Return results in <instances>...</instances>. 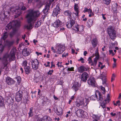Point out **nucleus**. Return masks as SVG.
<instances>
[{"mask_svg": "<svg viewBox=\"0 0 121 121\" xmlns=\"http://www.w3.org/2000/svg\"><path fill=\"white\" fill-rule=\"evenodd\" d=\"M40 15V13L38 11H34L33 10L30 9L28 11V13L26 15L28 23L24 26L25 28L30 30L32 28L31 22H34L37 19L38 17Z\"/></svg>", "mask_w": 121, "mask_h": 121, "instance_id": "1", "label": "nucleus"}, {"mask_svg": "<svg viewBox=\"0 0 121 121\" xmlns=\"http://www.w3.org/2000/svg\"><path fill=\"white\" fill-rule=\"evenodd\" d=\"M20 24L19 22L15 20L9 23L5 27V29L7 30H9L11 28L13 29L9 34L10 37H13L16 34L17 31V27L20 26Z\"/></svg>", "mask_w": 121, "mask_h": 121, "instance_id": "2", "label": "nucleus"}, {"mask_svg": "<svg viewBox=\"0 0 121 121\" xmlns=\"http://www.w3.org/2000/svg\"><path fill=\"white\" fill-rule=\"evenodd\" d=\"M26 9V8L24 6V5L22 3H20L18 5V7L15 6L13 7H11L10 11L13 13H14L16 15L15 17L17 18L22 13V10H25Z\"/></svg>", "mask_w": 121, "mask_h": 121, "instance_id": "3", "label": "nucleus"}, {"mask_svg": "<svg viewBox=\"0 0 121 121\" xmlns=\"http://www.w3.org/2000/svg\"><path fill=\"white\" fill-rule=\"evenodd\" d=\"M15 59V52L13 50H12L9 54L6 53L3 56L2 60L4 63H7L8 60H13Z\"/></svg>", "mask_w": 121, "mask_h": 121, "instance_id": "4", "label": "nucleus"}, {"mask_svg": "<svg viewBox=\"0 0 121 121\" xmlns=\"http://www.w3.org/2000/svg\"><path fill=\"white\" fill-rule=\"evenodd\" d=\"M108 32L110 38L112 40H114L116 38L115 31L113 28L112 26H109L108 29Z\"/></svg>", "mask_w": 121, "mask_h": 121, "instance_id": "5", "label": "nucleus"}, {"mask_svg": "<svg viewBox=\"0 0 121 121\" xmlns=\"http://www.w3.org/2000/svg\"><path fill=\"white\" fill-rule=\"evenodd\" d=\"M95 56H96V57L94 59V62H92L91 64V66H93L94 67L96 66L97 62V60L99 58V56L98 52V48H97L96 49L95 53V54L93 55L92 57H93Z\"/></svg>", "mask_w": 121, "mask_h": 121, "instance_id": "6", "label": "nucleus"}, {"mask_svg": "<svg viewBox=\"0 0 121 121\" xmlns=\"http://www.w3.org/2000/svg\"><path fill=\"white\" fill-rule=\"evenodd\" d=\"M53 26L56 28H60V30H63L65 28L63 27V24L59 19H57L53 23Z\"/></svg>", "mask_w": 121, "mask_h": 121, "instance_id": "7", "label": "nucleus"}, {"mask_svg": "<svg viewBox=\"0 0 121 121\" xmlns=\"http://www.w3.org/2000/svg\"><path fill=\"white\" fill-rule=\"evenodd\" d=\"M75 104L76 106L79 107L80 108H83V105H84V99L83 98L80 97L77 99L75 102Z\"/></svg>", "mask_w": 121, "mask_h": 121, "instance_id": "8", "label": "nucleus"}, {"mask_svg": "<svg viewBox=\"0 0 121 121\" xmlns=\"http://www.w3.org/2000/svg\"><path fill=\"white\" fill-rule=\"evenodd\" d=\"M73 29L77 32H82L83 30V26L82 25H78L77 24L73 26Z\"/></svg>", "mask_w": 121, "mask_h": 121, "instance_id": "9", "label": "nucleus"}, {"mask_svg": "<svg viewBox=\"0 0 121 121\" xmlns=\"http://www.w3.org/2000/svg\"><path fill=\"white\" fill-rule=\"evenodd\" d=\"M69 21L66 23V25L67 27L68 28H71L75 24V21L74 20L70 19Z\"/></svg>", "mask_w": 121, "mask_h": 121, "instance_id": "10", "label": "nucleus"}, {"mask_svg": "<svg viewBox=\"0 0 121 121\" xmlns=\"http://www.w3.org/2000/svg\"><path fill=\"white\" fill-rule=\"evenodd\" d=\"M89 76L88 74L86 72H84L81 75L80 77L81 80L82 81L84 82H86Z\"/></svg>", "mask_w": 121, "mask_h": 121, "instance_id": "11", "label": "nucleus"}, {"mask_svg": "<svg viewBox=\"0 0 121 121\" xmlns=\"http://www.w3.org/2000/svg\"><path fill=\"white\" fill-rule=\"evenodd\" d=\"M22 97V92L21 91H18L16 94L15 99L16 101L19 102L21 100Z\"/></svg>", "mask_w": 121, "mask_h": 121, "instance_id": "12", "label": "nucleus"}, {"mask_svg": "<svg viewBox=\"0 0 121 121\" xmlns=\"http://www.w3.org/2000/svg\"><path fill=\"white\" fill-rule=\"evenodd\" d=\"M31 64L32 67L34 69L36 70L38 68L39 62L37 59L32 60Z\"/></svg>", "mask_w": 121, "mask_h": 121, "instance_id": "13", "label": "nucleus"}, {"mask_svg": "<svg viewBox=\"0 0 121 121\" xmlns=\"http://www.w3.org/2000/svg\"><path fill=\"white\" fill-rule=\"evenodd\" d=\"M65 50V47L63 45L60 44H59L58 45V51L57 52V54H61Z\"/></svg>", "mask_w": 121, "mask_h": 121, "instance_id": "14", "label": "nucleus"}, {"mask_svg": "<svg viewBox=\"0 0 121 121\" xmlns=\"http://www.w3.org/2000/svg\"><path fill=\"white\" fill-rule=\"evenodd\" d=\"M60 9L58 6H57L56 8L54 9L52 15L53 16H57L60 12Z\"/></svg>", "mask_w": 121, "mask_h": 121, "instance_id": "15", "label": "nucleus"}, {"mask_svg": "<svg viewBox=\"0 0 121 121\" xmlns=\"http://www.w3.org/2000/svg\"><path fill=\"white\" fill-rule=\"evenodd\" d=\"M87 83L90 85L95 86V81L94 78L92 77H91L88 80Z\"/></svg>", "mask_w": 121, "mask_h": 121, "instance_id": "16", "label": "nucleus"}, {"mask_svg": "<svg viewBox=\"0 0 121 121\" xmlns=\"http://www.w3.org/2000/svg\"><path fill=\"white\" fill-rule=\"evenodd\" d=\"M54 111L56 113V114L58 115H61L62 114V110L60 108H57L56 107L53 108Z\"/></svg>", "mask_w": 121, "mask_h": 121, "instance_id": "17", "label": "nucleus"}, {"mask_svg": "<svg viewBox=\"0 0 121 121\" xmlns=\"http://www.w3.org/2000/svg\"><path fill=\"white\" fill-rule=\"evenodd\" d=\"M80 86L78 82H75L72 86V88L76 91L78 90Z\"/></svg>", "mask_w": 121, "mask_h": 121, "instance_id": "18", "label": "nucleus"}, {"mask_svg": "<svg viewBox=\"0 0 121 121\" xmlns=\"http://www.w3.org/2000/svg\"><path fill=\"white\" fill-rule=\"evenodd\" d=\"M6 81L7 84L9 85L13 84L15 82V81L14 80L9 77H8L7 78Z\"/></svg>", "mask_w": 121, "mask_h": 121, "instance_id": "19", "label": "nucleus"}, {"mask_svg": "<svg viewBox=\"0 0 121 121\" xmlns=\"http://www.w3.org/2000/svg\"><path fill=\"white\" fill-rule=\"evenodd\" d=\"M14 98L10 97H8L7 99V102L9 104L12 105L13 104L14 102Z\"/></svg>", "mask_w": 121, "mask_h": 121, "instance_id": "20", "label": "nucleus"}, {"mask_svg": "<svg viewBox=\"0 0 121 121\" xmlns=\"http://www.w3.org/2000/svg\"><path fill=\"white\" fill-rule=\"evenodd\" d=\"M78 70L79 72L81 73L85 71H87V69L84 66H81L78 68Z\"/></svg>", "mask_w": 121, "mask_h": 121, "instance_id": "21", "label": "nucleus"}, {"mask_svg": "<svg viewBox=\"0 0 121 121\" xmlns=\"http://www.w3.org/2000/svg\"><path fill=\"white\" fill-rule=\"evenodd\" d=\"M64 13L66 16H68V19H71L72 13L70 11L68 10L64 12Z\"/></svg>", "mask_w": 121, "mask_h": 121, "instance_id": "22", "label": "nucleus"}, {"mask_svg": "<svg viewBox=\"0 0 121 121\" xmlns=\"http://www.w3.org/2000/svg\"><path fill=\"white\" fill-rule=\"evenodd\" d=\"M14 43V41H6L5 42V45L7 46L8 47H10L13 45Z\"/></svg>", "mask_w": 121, "mask_h": 121, "instance_id": "23", "label": "nucleus"}, {"mask_svg": "<svg viewBox=\"0 0 121 121\" xmlns=\"http://www.w3.org/2000/svg\"><path fill=\"white\" fill-rule=\"evenodd\" d=\"M83 111L82 110L78 109L75 112L77 116L78 117H80L81 115L83 114Z\"/></svg>", "mask_w": 121, "mask_h": 121, "instance_id": "24", "label": "nucleus"}, {"mask_svg": "<svg viewBox=\"0 0 121 121\" xmlns=\"http://www.w3.org/2000/svg\"><path fill=\"white\" fill-rule=\"evenodd\" d=\"M24 69L26 73L28 74L30 73L31 69L29 66H25Z\"/></svg>", "mask_w": 121, "mask_h": 121, "instance_id": "25", "label": "nucleus"}, {"mask_svg": "<svg viewBox=\"0 0 121 121\" xmlns=\"http://www.w3.org/2000/svg\"><path fill=\"white\" fill-rule=\"evenodd\" d=\"M42 118L43 121H52L51 118L47 116H44Z\"/></svg>", "mask_w": 121, "mask_h": 121, "instance_id": "26", "label": "nucleus"}, {"mask_svg": "<svg viewBox=\"0 0 121 121\" xmlns=\"http://www.w3.org/2000/svg\"><path fill=\"white\" fill-rule=\"evenodd\" d=\"M49 8V5H46L45 6V8L43 10V13L44 14L48 12Z\"/></svg>", "mask_w": 121, "mask_h": 121, "instance_id": "27", "label": "nucleus"}, {"mask_svg": "<svg viewBox=\"0 0 121 121\" xmlns=\"http://www.w3.org/2000/svg\"><path fill=\"white\" fill-rule=\"evenodd\" d=\"M9 35V33L7 32H5L4 33L3 36L2 37L1 39L4 40H5L8 37Z\"/></svg>", "mask_w": 121, "mask_h": 121, "instance_id": "28", "label": "nucleus"}, {"mask_svg": "<svg viewBox=\"0 0 121 121\" xmlns=\"http://www.w3.org/2000/svg\"><path fill=\"white\" fill-rule=\"evenodd\" d=\"M92 43L93 47H94L95 48L97 45V39L95 38L93 39L92 42Z\"/></svg>", "mask_w": 121, "mask_h": 121, "instance_id": "29", "label": "nucleus"}, {"mask_svg": "<svg viewBox=\"0 0 121 121\" xmlns=\"http://www.w3.org/2000/svg\"><path fill=\"white\" fill-rule=\"evenodd\" d=\"M97 97L98 96L95 93V95H92L91 97L90 98L91 99L93 100H95L98 99Z\"/></svg>", "mask_w": 121, "mask_h": 121, "instance_id": "30", "label": "nucleus"}, {"mask_svg": "<svg viewBox=\"0 0 121 121\" xmlns=\"http://www.w3.org/2000/svg\"><path fill=\"white\" fill-rule=\"evenodd\" d=\"M4 101L3 98L1 96H0V107L3 106Z\"/></svg>", "mask_w": 121, "mask_h": 121, "instance_id": "31", "label": "nucleus"}, {"mask_svg": "<svg viewBox=\"0 0 121 121\" xmlns=\"http://www.w3.org/2000/svg\"><path fill=\"white\" fill-rule=\"evenodd\" d=\"M108 103L107 101L105 102L104 100L101 104V106L103 108H105L106 107V104H107Z\"/></svg>", "mask_w": 121, "mask_h": 121, "instance_id": "32", "label": "nucleus"}, {"mask_svg": "<svg viewBox=\"0 0 121 121\" xmlns=\"http://www.w3.org/2000/svg\"><path fill=\"white\" fill-rule=\"evenodd\" d=\"M78 15V14L76 13H73L72 14V16H71L72 18L71 19L74 20L76 18L77 16Z\"/></svg>", "mask_w": 121, "mask_h": 121, "instance_id": "33", "label": "nucleus"}, {"mask_svg": "<svg viewBox=\"0 0 121 121\" xmlns=\"http://www.w3.org/2000/svg\"><path fill=\"white\" fill-rule=\"evenodd\" d=\"M84 12H88V13H91L92 12V10L89 9H88L86 8H85L84 10Z\"/></svg>", "mask_w": 121, "mask_h": 121, "instance_id": "34", "label": "nucleus"}, {"mask_svg": "<svg viewBox=\"0 0 121 121\" xmlns=\"http://www.w3.org/2000/svg\"><path fill=\"white\" fill-rule=\"evenodd\" d=\"M98 95L99 98H98V100H102L103 99V97L101 94L99 92H98Z\"/></svg>", "mask_w": 121, "mask_h": 121, "instance_id": "35", "label": "nucleus"}, {"mask_svg": "<svg viewBox=\"0 0 121 121\" xmlns=\"http://www.w3.org/2000/svg\"><path fill=\"white\" fill-rule=\"evenodd\" d=\"M75 5H74V9L75 11L76 12H77V14H78V4H75Z\"/></svg>", "mask_w": 121, "mask_h": 121, "instance_id": "36", "label": "nucleus"}, {"mask_svg": "<svg viewBox=\"0 0 121 121\" xmlns=\"http://www.w3.org/2000/svg\"><path fill=\"white\" fill-rule=\"evenodd\" d=\"M93 20L91 19H90L88 21L87 23L89 26H91L93 25Z\"/></svg>", "mask_w": 121, "mask_h": 121, "instance_id": "37", "label": "nucleus"}, {"mask_svg": "<svg viewBox=\"0 0 121 121\" xmlns=\"http://www.w3.org/2000/svg\"><path fill=\"white\" fill-rule=\"evenodd\" d=\"M40 21L41 20H40L39 21H38L36 23L35 25V27L37 28L41 25V23L40 22Z\"/></svg>", "mask_w": 121, "mask_h": 121, "instance_id": "38", "label": "nucleus"}, {"mask_svg": "<svg viewBox=\"0 0 121 121\" xmlns=\"http://www.w3.org/2000/svg\"><path fill=\"white\" fill-rule=\"evenodd\" d=\"M111 0H104V3L107 5L109 4L111 2Z\"/></svg>", "mask_w": 121, "mask_h": 121, "instance_id": "39", "label": "nucleus"}, {"mask_svg": "<svg viewBox=\"0 0 121 121\" xmlns=\"http://www.w3.org/2000/svg\"><path fill=\"white\" fill-rule=\"evenodd\" d=\"M4 48V46L0 43V52H1L3 51Z\"/></svg>", "mask_w": 121, "mask_h": 121, "instance_id": "40", "label": "nucleus"}, {"mask_svg": "<svg viewBox=\"0 0 121 121\" xmlns=\"http://www.w3.org/2000/svg\"><path fill=\"white\" fill-rule=\"evenodd\" d=\"M110 95L109 94H108L107 96V98L106 99L104 100L105 102L107 101L108 103H109L110 101Z\"/></svg>", "mask_w": 121, "mask_h": 121, "instance_id": "41", "label": "nucleus"}, {"mask_svg": "<svg viewBox=\"0 0 121 121\" xmlns=\"http://www.w3.org/2000/svg\"><path fill=\"white\" fill-rule=\"evenodd\" d=\"M32 108H30V112L28 113L29 116L30 117L32 116L33 115Z\"/></svg>", "mask_w": 121, "mask_h": 121, "instance_id": "42", "label": "nucleus"}, {"mask_svg": "<svg viewBox=\"0 0 121 121\" xmlns=\"http://www.w3.org/2000/svg\"><path fill=\"white\" fill-rule=\"evenodd\" d=\"M93 117L94 118V119H96L97 120H99V117L95 115H93Z\"/></svg>", "mask_w": 121, "mask_h": 121, "instance_id": "43", "label": "nucleus"}, {"mask_svg": "<svg viewBox=\"0 0 121 121\" xmlns=\"http://www.w3.org/2000/svg\"><path fill=\"white\" fill-rule=\"evenodd\" d=\"M27 61L26 60L24 61L23 62V66L24 67L27 66Z\"/></svg>", "mask_w": 121, "mask_h": 121, "instance_id": "44", "label": "nucleus"}, {"mask_svg": "<svg viewBox=\"0 0 121 121\" xmlns=\"http://www.w3.org/2000/svg\"><path fill=\"white\" fill-rule=\"evenodd\" d=\"M53 72V70H50L48 72L47 74L48 75H52V73Z\"/></svg>", "mask_w": 121, "mask_h": 121, "instance_id": "45", "label": "nucleus"}, {"mask_svg": "<svg viewBox=\"0 0 121 121\" xmlns=\"http://www.w3.org/2000/svg\"><path fill=\"white\" fill-rule=\"evenodd\" d=\"M16 79L18 83H19L21 81V78L20 77H18L16 78Z\"/></svg>", "mask_w": 121, "mask_h": 121, "instance_id": "46", "label": "nucleus"}, {"mask_svg": "<svg viewBox=\"0 0 121 121\" xmlns=\"http://www.w3.org/2000/svg\"><path fill=\"white\" fill-rule=\"evenodd\" d=\"M88 61V63L89 64H91V63L92 62L91 60V57L89 58Z\"/></svg>", "mask_w": 121, "mask_h": 121, "instance_id": "47", "label": "nucleus"}, {"mask_svg": "<svg viewBox=\"0 0 121 121\" xmlns=\"http://www.w3.org/2000/svg\"><path fill=\"white\" fill-rule=\"evenodd\" d=\"M115 77V75L114 74H113L111 78V81L112 82L113 80H114Z\"/></svg>", "mask_w": 121, "mask_h": 121, "instance_id": "48", "label": "nucleus"}, {"mask_svg": "<svg viewBox=\"0 0 121 121\" xmlns=\"http://www.w3.org/2000/svg\"><path fill=\"white\" fill-rule=\"evenodd\" d=\"M73 69L74 68L73 67H71L70 68H69L67 69V70L68 71H73L74 70Z\"/></svg>", "mask_w": 121, "mask_h": 121, "instance_id": "49", "label": "nucleus"}, {"mask_svg": "<svg viewBox=\"0 0 121 121\" xmlns=\"http://www.w3.org/2000/svg\"><path fill=\"white\" fill-rule=\"evenodd\" d=\"M101 89L103 91V92H104L103 93H104L105 92V88L104 87H102V86H101Z\"/></svg>", "mask_w": 121, "mask_h": 121, "instance_id": "50", "label": "nucleus"}, {"mask_svg": "<svg viewBox=\"0 0 121 121\" xmlns=\"http://www.w3.org/2000/svg\"><path fill=\"white\" fill-rule=\"evenodd\" d=\"M44 102H49L50 101V100H49L47 97L44 98Z\"/></svg>", "mask_w": 121, "mask_h": 121, "instance_id": "51", "label": "nucleus"}, {"mask_svg": "<svg viewBox=\"0 0 121 121\" xmlns=\"http://www.w3.org/2000/svg\"><path fill=\"white\" fill-rule=\"evenodd\" d=\"M109 52L110 54H112V56H114L115 55V53H114L113 51L112 50H110Z\"/></svg>", "mask_w": 121, "mask_h": 121, "instance_id": "52", "label": "nucleus"}, {"mask_svg": "<svg viewBox=\"0 0 121 121\" xmlns=\"http://www.w3.org/2000/svg\"><path fill=\"white\" fill-rule=\"evenodd\" d=\"M103 84H105L106 85V86H107L106 80L105 79L104 80H103Z\"/></svg>", "mask_w": 121, "mask_h": 121, "instance_id": "53", "label": "nucleus"}, {"mask_svg": "<svg viewBox=\"0 0 121 121\" xmlns=\"http://www.w3.org/2000/svg\"><path fill=\"white\" fill-rule=\"evenodd\" d=\"M51 49L52 51L54 52V53H55L56 52V51L55 50V49H54V48L53 47H52L51 48Z\"/></svg>", "mask_w": 121, "mask_h": 121, "instance_id": "54", "label": "nucleus"}, {"mask_svg": "<svg viewBox=\"0 0 121 121\" xmlns=\"http://www.w3.org/2000/svg\"><path fill=\"white\" fill-rule=\"evenodd\" d=\"M37 121H43L42 120V118H40L38 117L37 120Z\"/></svg>", "mask_w": 121, "mask_h": 121, "instance_id": "55", "label": "nucleus"}, {"mask_svg": "<svg viewBox=\"0 0 121 121\" xmlns=\"http://www.w3.org/2000/svg\"><path fill=\"white\" fill-rule=\"evenodd\" d=\"M110 114L113 116H114L116 115V114L115 113H113L112 112H111L110 113Z\"/></svg>", "mask_w": 121, "mask_h": 121, "instance_id": "56", "label": "nucleus"}, {"mask_svg": "<svg viewBox=\"0 0 121 121\" xmlns=\"http://www.w3.org/2000/svg\"><path fill=\"white\" fill-rule=\"evenodd\" d=\"M36 54L38 56L39 55H41L42 54L41 52H36Z\"/></svg>", "mask_w": 121, "mask_h": 121, "instance_id": "57", "label": "nucleus"}, {"mask_svg": "<svg viewBox=\"0 0 121 121\" xmlns=\"http://www.w3.org/2000/svg\"><path fill=\"white\" fill-rule=\"evenodd\" d=\"M5 69L6 71V72H8L9 70L8 67H6L5 68Z\"/></svg>", "mask_w": 121, "mask_h": 121, "instance_id": "58", "label": "nucleus"}, {"mask_svg": "<svg viewBox=\"0 0 121 121\" xmlns=\"http://www.w3.org/2000/svg\"><path fill=\"white\" fill-rule=\"evenodd\" d=\"M87 53V52L86 51H85L84 52V56H86V54Z\"/></svg>", "mask_w": 121, "mask_h": 121, "instance_id": "59", "label": "nucleus"}, {"mask_svg": "<svg viewBox=\"0 0 121 121\" xmlns=\"http://www.w3.org/2000/svg\"><path fill=\"white\" fill-rule=\"evenodd\" d=\"M55 100H58V98L57 97H56L55 96V95H54L53 96Z\"/></svg>", "mask_w": 121, "mask_h": 121, "instance_id": "60", "label": "nucleus"}, {"mask_svg": "<svg viewBox=\"0 0 121 121\" xmlns=\"http://www.w3.org/2000/svg\"><path fill=\"white\" fill-rule=\"evenodd\" d=\"M47 65H46V67H47L48 66H50L49 64L50 63V62H47Z\"/></svg>", "mask_w": 121, "mask_h": 121, "instance_id": "61", "label": "nucleus"}, {"mask_svg": "<svg viewBox=\"0 0 121 121\" xmlns=\"http://www.w3.org/2000/svg\"><path fill=\"white\" fill-rule=\"evenodd\" d=\"M102 17H103V19H104V20L105 19H106V18L104 17V15L103 14H102Z\"/></svg>", "mask_w": 121, "mask_h": 121, "instance_id": "62", "label": "nucleus"}, {"mask_svg": "<svg viewBox=\"0 0 121 121\" xmlns=\"http://www.w3.org/2000/svg\"><path fill=\"white\" fill-rule=\"evenodd\" d=\"M19 39L18 38H17L16 41V42L17 44H18L19 43Z\"/></svg>", "mask_w": 121, "mask_h": 121, "instance_id": "63", "label": "nucleus"}, {"mask_svg": "<svg viewBox=\"0 0 121 121\" xmlns=\"http://www.w3.org/2000/svg\"><path fill=\"white\" fill-rule=\"evenodd\" d=\"M38 41L37 40H36L35 39H34L33 40V42L35 44V43L37 42Z\"/></svg>", "mask_w": 121, "mask_h": 121, "instance_id": "64", "label": "nucleus"}]
</instances>
